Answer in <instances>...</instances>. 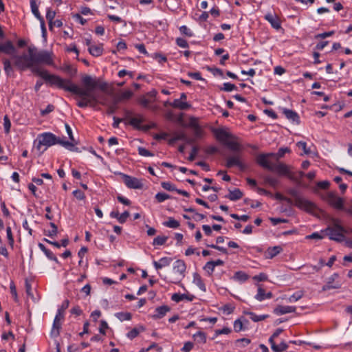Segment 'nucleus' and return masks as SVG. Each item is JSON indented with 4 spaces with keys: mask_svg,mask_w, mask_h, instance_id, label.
Wrapping results in <instances>:
<instances>
[{
    "mask_svg": "<svg viewBox=\"0 0 352 352\" xmlns=\"http://www.w3.org/2000/svg\"><path fill=\"white\" fill-rule=\"evenodd\" d=\"M214 132L216 138L224 145L226 142L234 138L232 134L221 129H215Z\"/></svg>",
    "mask_w": 352,
    "mask_h": 352,
    "instance_id": "nucleus-15",
    "label": "nucleus"
},
{
    "mask_svg": "<svg viewBox=\"0 0 352 352\" xmlns=\"http://www.w3.org/2000/svg\"><path fill=\"white\" fill-rule=\"evenodd\" d=\"M50 226L52 228V230H50L48 232V233L46 234V235H47L49 236H56L57 234V233H58V228H57V226L53 222H50Z\"/></svg>",
    "mask_w": 352,
    "mask_h": 352,
    "instance_id": "nucleus-53",
    "label": "nucleus"
},
{
    "mask_svg": "<svg viewBox=\"0 0 352 352\" xmlns=\"http://www.w3.org/2000/svg\"><path fill=\"white\" fill-rule=\"evenodd\" d=\"M130 216V213L128 211H124L123 213L120 214L118 221L120 223H124L126 221L127 218Z\"/></svg>",
    "mask_w": 352,
    "mask_h": 352,
    "instance_id": "nucleus-60",
    "label": "nucleus"
},
{
    "mask_svg": "<svg viewBox=\"0 0 352 352\" xmlns=\"http://www.w3.org/2000/svg\"><path fill=\"white\" fill-rule=\"evenodd\" d=\"M170 308L167 305L158 307L155 309L156 314L153 316L154 319H160L163 318L166 314L170 311Z\"/></svg>",
    "mask_w": 352,
    "mask_h": 352,
    "instance_id": "nucleus-22",
    "label": "nucleus"
},
{
    "mask_svg": "<svg viewBox=\"0 0 352 352\" xmlns=\"http://www.w3.org/2000/svg\"><path fill=\"white\" fill-rule=\"evenodd\" d=\"M333 226H328L326 229L321 231L324 236H329L331 240L338 242H342L344 240L346 232L343 226L339 224L338 219L333 218L331 219Z\"/></svg>",
    "mask_w": 352,
    "mask_h": 352,
    "instance_id": "nucleus-4",
    "label": "nucleus"
},
{
    "mask_svg": "<svg viewBox=\"0 0 352 352\" xmlns=\"http://www.w3.org/2000/svg\"><path fill=\"white\" fill-rule=\"evenodd\" d=\"M296 146L299 148H301L303 150L304 153L306 155H308L311 153L310 149L307 148V143L305 142L300 141L296 143Z\"/></svg>",
    "mask_w": 352,
    "mask_h": 352,
    "instance_id": "nucleus-54",
    "label": "nucleus"
},
{
    "mask_svg": "<svg viewBox=\"0 0 352 352\" xmlns=\"http://www.w3.org/2000/svg\"><path fill=\"white\" fill-rule=\"evenodd\" d=\"M288 193L294 199L295 205L300 209L304 210L309 213H313L318 210L314 203L300 197L296 189L291 188L288 190Z\"/></svg>",
    "mask_w": 352,
    "mask_h": 352,
    "instance_id": "nucleus-5",
    "label": "nucleus"
},
{
    "mask_svg": "<svg viewBox=\"0 0 352 352\" xmlns=\"http://www.w3.org/2000/svg\"><path fill=\"white\" fill-rule=\"evenodd\" d=\"M283 250L280 246H274L272 248H269L267 250V258H272L276 255H278Z\"/></svg>",
    "mask_w": 352,
    "mask_h": 352,
    "instance_id": "nucleus-25",
    "label": "nucleus"
},
{
    "mask_svg": "<svg viewBox=\"0 0 352 352\" xmlns=\"http://www.w3.org/2000/svg\"><path fill=\"white\" fill-rule=\"evenodd\" d=\"M243 313H244V314L249 315L250 316V318L254 322H258V321L263 320L266 319L267 318H268V316H269L268 315L257 316L253 312L246 311H245Z\"/></svg>",
    "mask_w": 352,
    "mask_h": 352,
    "instance_id": "nucleus-32",
    "label": "nucleus"
},
{
    "mask_svg": "<svg viewBox=\"0 0 352 352\" xmlns=\"http://www.w3.org/2000/svg\"><path fill=\"white\" fill-rule=\"evenodd\" d=\"M6 234H7L8 243L12 247L14 245V237H13V235L12 233L11 228L10 226H8L6 228Z\"/></svg>",
    "mask_w": 352,
    "mask_h": 352,
    "instance_id": "nucleus-50",
    "label": "nucleus"
},
{
    "mask_svg": "<svg viewBox=\"0 0 352 352\" xmlns=\"http://www.w3.org/2000/svg\"><path fill=\"white\" fill-rule=\"evenodd\" d=\"M271 348L274 352H283L288 348L287 343L282 342L279 345H276L275 342L271 344Z\"/></svg>",
    "mask_w": 352,
    "mask_h": 352,
    "instance_id": "nucleus-31",
    "label": "nucleus"
},
{
    "mask_svg": "<svg viewBox=\"0 0 352 352\" xmlns=\"http://www.w3.org/2000/svg\"><path fill=\"white\" fill-rule=\"evenodd\" d=\"M69 305V301L68 300H64L60 307L58 309L56 316L64 318V311L68 308Z\"/></svg>",
    "mask_w": 352,
    "mask_h": 352,
    "instance_id": "nucleus-35",
    "label": "nucleus"
},
{
    "mask_svg": "<svg viewBox=\"0 0 352 352\" xmlns=\"http://www.w3.org/2000/svg\"><path fill=\"white\" fill-rule=\"evenodd\" d=\"M162 187L168 191H176L177 188H176L175 186L173 184H171L169 182H164L161 183Z\"/></svg>",
    "mask_w": 352,
    "mask_h": 352,
    "instance_id": "nucleus-46",
    "label": "nucleus"
},
{
    "mask_svg": "<svg viewBox=\"0 0 352 352\" xmlns=\"http://www.w3.org/2000/svg\"><path fill=\"white\" fill-rule=\"evenodd\" d=\"M163 225L168 228H177L179 226V222L173 217H169L167 221L163 223Z\"/></svg>",
    "mask_w": 352,
    "mask_h": 352,
    "instance_id": "nucleus-36",
    "label": "nucleus"
},
{
    "mask_svg": "<svg viewBox=\"0 0 352 352\" xmlns=\"http://www.w3.org/2000/svg\"><path fill=\"white\" fill-rule=\"evenodd\" d=\"M225 146L232 151L234 153H239V151L241 150V145L239 143L230 140L226 142Z\"/></svg>",
    "mask_w": 352,
    "mask_h": 352,
    "instance_id": "nucleus-26",
    "label": "nucleus"
},
{
    "mask_svg": "<svg viewBox=\"0 0 352 352\" xmlns=\"http://www.w3.org/2000/svg\"><path fill=\"white\" fill-rule=\"evenodd\" d=\"M63 318L55 316L54 320L52 329L51 331V336L54 337H57L60 334V330L61 329V322L60 320Z\"/></svg>",
    "mask_w": 352,
    "mask_h": 352,
    "instance_id": "nucleus-20",
    "label": "nucleus"
},
{
    "mask_svg": "<svg viewBox=\"0 0 352 352\" xmlns=\"http://www.w3.org/2000/svg\"><path fill=\"white\" fill-rule=\"evenodd\" d=\"M185 138V133H176L173 135V137L170 138L168 141V143L170 144H173L175 142L179 140H182Z\"/></svg>",
    "mask_w": 352,
    "mask_h": 352,
    "instance_id": "nucleus-38",
    "label": "nucleus"
},
{
    "mask_svg": "<svg viewBox=\"0 0 352 352\" xmlns=\"http://www.w3.org/2000/svg\"><path fill=\"white\" fill-rule=\"evenodd\" d=\"M155 197L156 200L157 201V202H159V203L163 202L166 199L172 198L169 195L164 193V192L157 193L155 195Z\"/></svg>",
    "mask_w": 352,
    "mask_h": 352,
    "instance_id": "nucleus-44",
    "label": "nucleus"
},
{
    "mask_svg": "<svg viewBox=\"0 0 352 352\" xmlns=\"http://www.w3.org/2000/svg\"><path fill=\"white\" fill-rule=\"evenodd\" d=\"M325 200L334 208L339 210H344V200L343 198L338 197L336 192H328Z\"/></svg>",
    "mask_w": 352,
    "mask_h": 352,
    "instance_id": "nucleus-8",
    "label": "nucleus"
},
{
    "mask_svg": "<svg viewBox=\"0 0 352 352\" xmlns=\"http://www.w3.org/2000/svg\"><path fill=\"white\" fill-rule=\"evenodd\" d=\"M265 182L270 184L271 186L275 187L278 184V180L272 177L266 176L264 178Z\"/></svg>",
    "mask_w": 352,
    "mask_h": 352,
    "instance_id": "nucleus-49",
    "label": "nucleus"
},
{
    "mask_svg": "<svg viewBox=\"0 0 352 352\" xmlns=\"http://www.w3.org/2000/svg\"><path fill=\"white\" fill-rule=\"evenodd\" d=\"M28 54L14 55V65L19 69L24 71L30 69L34 73L41 77L51 86H56L63 89L67 79H63L58 76L50 74L46 70H41L37 65L46 64L52 65L53 60L52 54L47 51H37L35 47H28Z\"/></svg>",
    "mask_w": 352,
    "mask_h": 352,
    "instance_id": "nucleus-1",
    "label": "nucleus"
},
{
    "mask_svg": "<svg viewBox=\"0 0 352 352\" xmlns=\"http://www.w3.org/2000/svg\"><path fill=\"white\" fill-rule=\"evenodd\" d=\"M226 166L228 168L237 166L241 170H244L246 168L245 164L241 160L239 153H234L232 155L228 157Z\"/></svg>",
    "mask_w": 352,
    "mask_h": 352,
    "instance_id": "nucleus-10",
    "label": "nucleus"
},
{
    "mask_svg": "<svg viewBox=\"0 0 352 352\" xmlns=\"http://www.w3.org/2000/svg\"><path fill=\"white\" fill-rule=\"evenodd\" d=\"M36 141H38L36 145L38 150L41 149L42 145L49 147L56 144H60L70 151H76L78 149V148L74 147V144L69 141L63 140L52 133H44L39 135Z\"/></svg>",
    "mask_w": 352,
    "mask_h": 352,
    "instance_id": "nucleus-3",
    "label": "nucleus"
},
{
    "mask_svg": "<svg viewBox=\"0 0 352 352\" xmlns=\"http://www.w3.org/2000/svg\"><path fill=\"white\" fill-rule=\"evenodd\" d=\"M223 87L221 88V90L225 91H231L234 89H236V85L230 82H225L223 83Z\"/></svg>",
    "mask_w": 352,
    "mask_h": 352,
    "instance_id": "nucleus-52",
    "label": "nucleus"
},
{
    "mask_svg": "<svg viewBox=\"0 0 352 352\" xmlns=\"http://www.w3.org/2000/svg\"><path fill=\"white\" fill-rule=\"evenodd\" d=\"M4 71L8 76H10L13 72V68L11 65V63L9 59L3 58V59Z\"/></svg>",
    "mask_w": 352,
    "mask_h": 352,
    "instance_id": "nucleus-33",
    "label": "nucleus"
},
{
    "mask_svg": "<svg viewBox=\"0 0 352 352\" xmlns=\"http://www.w3.org/2000/svg\"><path fill=\"white\" fill-rule=\"evenodd\" d=\"M265 19L271 24L276 30H279L280 26V20L276 14L268 13L265 16Z\"/></svg>",
    "mask_w": 352,
    "mask_h": 352,
    "instance_id": "nucleus-17",
    "label": "nucleus"
},
{
    "mask_svg": "<svg viewBox=\"0 0 352 352\" xmlns=\"http://www.w3.org/2000/svg\"><path fill=\"white\" fill-rule=\"evenodd\" d=\"M213 263L211 261H208L206 263L204 269L208 273L209 275H211L214 270V266L212 265Z\"/></svg>",
    "mask_w": 352,
    "mask_h": 352,
    "instance_id": "nucleus-62",
    "label": "nucleus"
},
{
    "mask_svg": "<svg viewBox=\"0 0 352 352\" xmlns=\"http://www.w3.org/2000/svg\"><path fill=\"white\" fill-rule=\"evenodd\" d=\"M338 277V274L335 273L328 278L327 283L322 288V292H325L331 289H339L341 287L340 283H336L333 284L334 280Z\"/></svg>",
    "mask_w": 352,
    "mask_h": 352,
    "instance_id": "nucleus-16",
    "label": "nucleus"
},
{
    "mask_svg": "<svg viewBox=\"0 0 352 352\" xmlns=\"http://www.w3.org/2000/svg\"><path fill=\"white\" fill-rule=\"evenodd\" d=\"M258 293L255 296V298L259 301H262L265 299V292L261 285H258Z\"/></svg>",
    "mask_w": 352,
    "mask_h": 352,
    "instance_id": "nucleus-43",
    "label": "nucleus"
},
{
    "mask_svg": "<svg viewBox=\"0 0 352 352\" xmlns=\"http://www.w3.org/2000/svg\"><path fill=\"white\" fill-rule=\"evenodd\" d=\"M168 239V236H157L153 239V245H162L165 244Z\"/></svg>",
    "mask_w": 352,
    "mask_h": 352,
    "instance_id": "nucleus-42",
    "label": "nucleus"
},
{
    "mask_svg": "<svg viewBox=\"0 0 352 352\" xmlns=\"http://www.w3.org/2000/svg\"><path fill=\"white\" fill-rule=\"evenodd\" d=\"M117 104H115V99L113 100V104L111 105H109L107 109V115H111V114H113L116 110H117Z\"/></svg>",
    "mask_w": 352,
    "mask_h": 352,
    "instance_id": "nucleus-61",
    "label": "nucleus"
},
{
    "mask_svg": "<svg viewBox=\"0 0 352 352\" xmlns=\"http://www.w3.org/2000/svg\"><path fill=\"white\" fill-rule=\"evenodd\" d=\"M271 171L276 172L280 175H285L298 186H302V182H300L299 179L292 174L289 166L283 163H274Z\"/></svg>",
    "mask_w": 352,
    "mask_h": 352,
    "instance_id": "nucleus-6",
    "label": "nucleus"
},
{
    "mask_svg": "<svg viewBox=\"0 0 352 352\" xmlns=\"http://www.w3.org/2000/svg\"><path fill=\"white\" fill-rule=\"evenodd\" d=\"M179 30L182 34L187 36L191 37L193 36L192 32L186 25L181 26Z\"/></svg>",
    "mask_w": 352,
    "mask_h": 352,
    "instance_id": "nucleus-58",
    "label": "nucleus"
},
{
    "mask_svg": "<svg viewBox=\"0 0 352 352\" xmlns=\"http://www.w3.org/2000/svg\"><path fill=\"white\" fill-rule=\"evenodd\" d=\"M133 95V93L130 90H126L124 92H122L120 96L115 98V104H118L120 102L124 100H129L131 98Z\"/></svg>",
    "mask_w": 352,
    "mask_h": 352,
    "instance_id": "nucleus-27",
    "label": "nucleus"
},
{
    "mask_svg": "<svg viewBox=\"0 0 352 352\" xmlns=\"http://www.w3.org/2000/svg\"><path fill=\"white\" fill-rule=\"evenodd\" d=\"M303 296V292L302 291L297 292L296 293L292 295L289 300V302H296L300 300Z\"/></svg>",
    "mask_w": 352,
    "mask_h": 352,
    "instance_id": "nucleus-51",
    "label": "nucleus"
},
{
    "mask_svg": "<svg viewBox=\"0 0 352 352\" xmlns=\"http://www.w3.org/2000/svg\"><path fill=\"white\" fill-rule=\"evenodd\" d=\"M296 307L292 306L278 305L274 310L277 315H283L288 313L295 312Z\"/></svg>",
    "mask_w": 352,
    "mask_h": 352,
    "instance_id": "nucleus-19",
    "label": "nucleus"
},
{
    "mask_svg": "<svg viewBox=\"0 0 352 352\" xmlns=\"http://www.w3.org/2000/svg\"><path fill=\"white\" fill-rule=\"evenodd\" d=\"M170 106L180 110H186L190 107V104L186 102H183L179 99L174 100V101L170 104Z\"/></svg>",
    "mask_w": 352,
    "mask_h": 352,
    "instance_id": "nucleus-24",
    "label": "nucleus"
},
{
    "mask_svg": "<svg viewBox=\"0 0 352 352\" xmlns=\"http://www.w3.org/2000/svg\"><path fill=\"white\" fill-rule=\"evenodd\" d=\"M176 43L178 46L184 48L188 47V43L186 40L182 38H177L176 39Z\"/></svg>",
    "mask_w": 352,
    "mask_h": 352,
    "instance_id": "nucleus-63",
    "label": "nucleus"
},
{
    "mask_svg": "<svg viewBox=\"0 0 352 352\" xmlns=\"http://www.w3.org/2000/svg\"><path fill=\"white\" fill-rule=\"evenodd\" d=\"M138 117L130 118L129 120V124L133 126L134 128L137 129L148 131L155 126V124H153L151 126H141V123L144 122V118L140 115H138Z\"/></svg>",
    "mask_w": 352,
    "mask_h": 352,
    "instance_id": "nucleus-12",
    "label": "nucleus"
},
{
    "mask_svg": "<svg viewBox=\"0 0 352 352\" xmlns=\"http://www.w3.org/2000/svg\"><path fill=\"white\" fill-rule=\"evenodd\" d=\"M243 194L242 191L239 188H235L233 190H229V195H226V197L231 201H236L242 198Z\"/></svg>",
    "mask_w": 352,
    "mask_h": 352,
    "instance_id": "nucleus-23",
    "label": "nucleus"
},
{
    "mask_svg": "<svg viewBox=\"0 0 352 352\" xmlns=\"http://www.w3.org/2000/svg\"><path fill=\"white\" fill-rule=\"evenodd\" d=\"M271 171L276 172L280 175H285L298 186H302V182H300L299 179L292 174L289 166L283 163H274Z\"/></svg>",
    "mask_w": 352,
    "mask_h": 352,
    "instance_id": "nucleus-7",
    "label": "nucleus"
},
{
    "mask_svg": "<svg viewBox=\"0 0 352 352\" xmlns=\"http://www.w3.org/2000/svg\"><path fill=\"white\" fill-rule=\"evenodd\" d=\"M274 153L258 154L256 156V162L262 168L271 171L274 162H271L270 158H274Z\"/></svg>",
    "mask_w": 352,
    "mask_h": 352,
    "instance_id": "nucleus-9",
    "label": "nucleus"
},
{
    "mask_svg": "<svg viewBox=\"0 0 352 352\" xmlns=\"http://www.w3.org/2000/svg\"><path fill=\"white\" fill-rule=\"evenodd\" d=\"M62 69L67 73L71 77H73L76 74V69H73L71 65H66L62 67Z\"/></svg>",
    "mask_w": 352,
    "mask_h": 352,
    "instance_id": "nucleus-47",
    "label": "nucleus"
},
{
    "mask_svg": "<svg viewBox=\"0 0 352 352\" xmlns=\"http://www.w3.org/2000/svg\"><path fill=\"white\" fill-rule=\"evenodd\" d=\"M138 153H139V155H140L142 156H145V157L153 156V153H152L148 150H147L143 147L138 148Z\"/></svg>",
    "mask_w": 352,
    "mask_h": 352,
    "instance_id": "nucleus-56",
    "label": "nucleus"
},
{
    "mask_svg": "<svg viewBox=\"0 0 352 352\" xmlns=\"http://www.w3.org/2000/svg\"><path fill=\"white\" fill-rule=\"evenodd\" d=\"M89 52L94 56H99L102 55L103 48L102 45H91L89 47Z\"/></svg>",
    "mask_w": 352,
    "mask_h": 352,
    "instance_id": "nucleus-29",
    "label": "nucleus"
},
{
    "mask_svg": "<svg viewBox=\"0 0 352 352\" xmlns=\"http://www.w3.org/2000/svg\"><path fill=\"white\" fill-rule=\"evenodd\" d=\"M199 150V148L197 146H194L192 148V151L190 153V155L188 157V160L192 162L195 159V157L197 154L198 153V151Z\"/></svg>",
    "mask_w": 352,
    "mask_h": 352,
    "instance_id": "nucleus-59",
    "label": "nucleus"
},
{
    "mask_svg": "<svg viewBox=\"0 0 352 352\" xmlns=\"http://www.w3.org/2000/svg\"><path fill=\"white\" fill-rule=\"evenodd\" d=\"M186 265L184 261L180 260V259H178L177 261H176L175 263V265L173 266V270L175 272L179 274L181 278H179L178 280H171V282L173 283H179L181 279L182 278H184L185 276L184 273L186 272Z\"/></svg>",
    "mask_w": 352,
    "mask_h": 352,
    "instance_id": "nucleus-13",
    "label": "nucleus"
},
{
    "mask_svg": "<svg viewBox=\"0 0 352 352\" xmlns=\"http://www.w3.org/2000/svg\"><path fill=\"white\" fill-rule=\"evenodd\" d=\"M194 280L193 282L199 287L200 289L205 292L206 291V286L204 282L201 280V276L197 273L194 274Z\"/></svg>",
    "mask_w": 352,
    "mask_h": 352,
    "instance_id": "nucleus-34",
    "label": "nucleus"
},
{
    "mask_svg": "<svg viewBox=\"0 0 352 352\" xmlns=\"http://www.w3.org/2000/svg\"><path fill=\"white\" fill-rule=\"evenodd\" d=\"M244 329L243 322L241 318L236 320L234 322V329L236 332H239Z\"/></svg>",
    "mask_w": 352,
    "mask_h": 352,
    "instance_id": "nucleus-45",
    "label": "nucleus"
},
{
    "mask_svg": "<svg viewBox=\"0 0 352 352\" xmlns=\"http://www.w3.org/2000/svg\"><path fill=\"white\" fill-rule=\"evenodd\" d=\"M283 113L288 120H292L297 124H300V117L296 111L287 109H283Z\"/></svg>",
    "mask_w": 352,
    "mask_h": 352,
    "instance_id": "nucleus-18",
    "label": "nucleus"
},
{
    "mask_svg": "<svg viewBox=\"0 0 352 352\" xmlns=\"http://www.w3.org/2000/svg\"><path fill=\"white\" fill-rule=\"evenodd\" d=\"M275 197L276 199L278 200H280V201H285L287 204H293V201L292 199L290 198H288L287 197H285L283 196V195H281L280 193H276L275 195Z\"/></svg>",
    "mask_w": 352,
    "mask_h": 352,
    "instance_id": "nucleus-55",
    "label": "nucleus"
},
{
    "mask_svg": "<svg viewBox=\"0 0 352 352\" xmlns=\"http://www.w3.org/2000/svg\"><path fill=\"white\" fill-rule=\"evenodd\" d=\"M109 328L108 324L104 320L100 321V325L99 327V332L103 335L106 334L105 330Z\"/></svg>",
    "mask_w": 352,
    "mask_h": 352,
    "instance_id": "nucleus-64",
    "label": "nucleus"
},
{
    "mask_svg": "<svg viewBox=\"0 0 352 352\" xmlns=\"http://www.w3.org/2000/svg\"><path fill=\"white\" fill-rule=\"evenodd\" d=\"M234 278L244 282L248 279V275L243 272L239 271L234 274Z\"/></svg>",
    "mask_w": 352,
    "mask_h": 352,
    "instance_id": "nucleus-39",
    "label": "nucleus"
},
{
    "mask_svg": "<svg viewBox=\"0 0 352 352\" xmlns=\"http://www.w3.org/2000/svg\"><path fill=\"white\" fill-rule=\"evenodd\" d=\"M10 292L14 297V301L18 302V296H17L16 289L14 283L13 281H12L10 283Z\"/></svg>",
    "mask_w": 352,
    "mask_h": 352,
    "instance_id": "nucleus-57",
    "label": "nucleus"
},
{
    "mask_svg": "<svg viewBox=\"0 0 352 352\" xmlns=\"http://www.w3.org/2000/svg\"><path fill=\"white\" fill-rule=\"evenodd\" d=\"M290 149L289 148H280L276 153H274V158L278 161V160L284 156L286 153H289Z\"/></svg>",
    "mask_w": 352,
    "mask_h": 352,
    "instance_id": "nucleus-37",
    "label": "nucleus"
},
{
    "mask_svg": "<svg viewBox=\"0 0 352 352\" xmlns=\"http://www.w3.org/2000/svg\"><path fill=\"white\" fill-rule=\"evenodd\" d=\"M0 48L1 52L5 53L8 55H10L12 58L14 60L13 56L16 55V50L11 41H7L3 44H1Z\"/></svg>",
    "mask_w": 352,
    "mask_h": 352,
    "instance_id": "nucleus-14",
    "label": "nucleus"
},
{
    "mask_svg": "<svg viewBox=\"0 0 352 352\" xmlns=\"http://www.w3.org/2000/svg\"><path fill=\"white\" fill-rule=\"evenodd\" d=\"M124 184L131 189H142L144 186L142 181L136 177L121 173Z\"/></svg>",
    "mask_w": 352,
    "mask_h": 352,
    "instance_id": "nucleus-11",
    "label": "nucleus"
},
{
    "mask_svg": "<svg viewBox=\"0 0 352 352\" xmlns=\"http://www.w3.org/2000/svg\"><path fill=\"white\" fill-rule=\"evenodd\" d=\"M116 316L121 321L130 320L132 315L129 312H119L116 314Z\"/></svg>",
    "mask_w": 352,
    "mask_h": 352,
    "instance_id": "nucleus-40",
    "label": "nucleus"
},
{
    "mask_svg": "<svg viewBox=\"0 0 352 352\" xmlns=\"http://www.w3.org/2000/svg\"><path fill=\"white\" fill-rule=\"evenodd\" d=\"M3 122L5 132L6 133H9L11 127V122L7 115L4 116Z\"/></svg>",
    "mask_w": 352,
    "mask_h": 352,
    "instance_id": "nucleus-48",
    "label": "nucleus"
},
{
    "mask_svg": "<svg viewBox=\"0 0 352 352\" xmlns=\"http://www.w3.org/2000/svg\"><path fill=\"white\" fill-rule=\"evenodd\" d=\"M144 330L145 328L143 326H140L138 328H133L126 336L130 340H133L139 335L140 332L144 331Z\"/></svg>",
    "mask_w": 352,
    "mask_h": 352,
    "instance_id": "nucleus-30",
    "label": "nucleus"
},
{
    "mask_svg": "<svg viewBox=\"0 0 352 352\" xmlns=\"http://www.w3.org/2000/svg\"><path fill=\"white\" fill-rule=\"evenodd\" d=\"M193 298H194L193 296H188V295H186L185 294H180L175 293L171 296V300L175 302H178L184 299H187L190 301H192L193 300Z\"/></svg>",
    "mask_w": 352,
    "mask_h": 352,
    "instance_id": "nucleus-28",
    "label": "nucleus"
},
{
    "mask_svg": "<svg viewBox=\"0 0 352 352\" xmlns=\"http://www.w3.org/2000/svg\"><path fill=\"white\" fill-rule=\"evenodd\" d=\"M193 337L199 342H201V343L206 342V335L203 331H198L197 333L193 335Z\"/></svg>",
    "mask_w": 352,
    "mask_h": 352,
    "instance_id": "nucleus-41",
    "label": "nucleus"
},
{
    "mask_svg": "<svg viewBox=\"0 0 352 352\" xmlns=\"http://www.w3.org/2000/svg\"><path fill=\"white\" fill-rule=\"evenodd\" d=\"M82 83L84 88H80L76 85L73 84L72 80L68 79L63 89L80 98L77 102L78 107L80 108H85L88 106L95 107L99 102V96L96 94V89L98 88L106 92L108 88L107 83L100 82L91 76L87 74L82 76Z\"/></svg>",
    "mask_w": 352,
    "mask_h": 352,
    "instance_id": "nucleus-2",
    "label": "nucleus"
},
{
    "mask_svg": "<svg viewBox=\"0 0 352 352\" xmlns=\"http://www.w3.org/2000/svg\"><path fill=\"white\" fill-rule=\"evenodd\" d=\"M173 259L170 257H162L159 261H154L153 264L157 270L162 269L164 267L168 266L172 262Z\"/></svg>",
    "mask_w": 352,
    "mask_h": 352,
    "instance_id": "nucleus-21",
    "label": "nucleus"
}]
</instances>
